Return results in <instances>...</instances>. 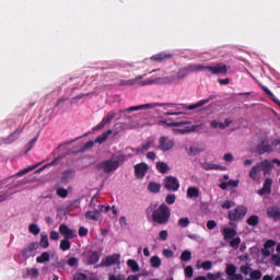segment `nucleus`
<instances>
[{
	"label": "nucleus",
	"instance_id": "b1692460",
	"mask_svg": "<svg viewBox=\"0 0 280 280\" xmlns=\"http://www.w3.org/2000/svg\"><path fill=\"white\" fill-rule=\"evenodd\" d=\"M258 152H259L260 154H266V153L270 154V153H272V152H279V151H277V149L275 148V145H273L272 142H271V144H261V145L258 148Z\"/></svg>",
	"mask_w": 280,
	"mask_h": 280
},
{
	"label": "nucleus",
	"instance_id": "72a5a7b5",
	"mask_svg": "<svg viewBox=\"0 0 280 280\" xmlns=\"http://www.w3.org/2000/svg\"><path fill=\"white\" fill-rule=\"evenodd\" d=\"M200 196V189L196 188V187H188L187 189V197L188 198H198Z\"/></svg>",
	"mask_w": 280,
	"mask_h": 280
},
{
	"label": "nucleus",
	"instance_id": "cd10ccee",
	"mask_svg": "<svg viewBox=\"0 0 280 280\" xmlns=\"http://www.w3.org/2000/svg\"><path fill=\"white\" fill-rule=\"evenodd\" d=\"M155 167L160 174H167L170 172V165L163 161L156 162Z\"/></svg>",
	"mask_w": 280,
	"mask_h": 280
},
{
	"label": "nucleus",
	"instance_id": "49530a36",
	"mask_svg": "<svg viewBox=\"0 0 280 280\" xmlns=\"http://www.w3.org/2000/svg\"><path fill=\"white\" fill-rule=\"evenodd\" d=\"M89 261L91 264H97V261H100V254H97L95 252L90 253Z\"/></svg>",
	"mask_w": 280,
	"mask_h": 280
},
{
	"label": "nucleus",
	"instance_id": "c756f323",
	"mask_svg": "<svg viewBox=\"0 0 280 280\" xmlns=\"http://www.w3.org/2000/svg\"><path fill=\"white\" fill-rule=\"evenodd\" d=\"M148 189L151 191V194H159V191H161V183L150 182Z\"/></svg>",
	"mask_w": 280,
	"mask_h": 280
},
{
	"label": "nucleus",
	"instance_id": "4468645a",
	"mask_svg": "<svg viewBox=\"0 0 280 280\" xmlns=\"http://www.w3.org/2000/svg\"><path fill=\"white\" fill-rule=\"evenodd\" d=\"M59 233L62 235L63 240H73V237H78L75 230L70 229L67 224H61L59 226Z\"/></svg>",
	"mask_w": 280,
	"mask_h": 280
},
{
	"label": "nucleus",
	"instance_id": "7c9ffc66",
	"mask_svg": "<svg viewBox=\"0 0 280 280\" xmlns=\"http://www.w3.org/2000/svg\"><path fill=\"white\" fill-rule=\"evenodd\" d=\"M127 266L132 270V272H139L141 270V267H139V262L135 259H128L127 260Z\"/></svg>",
	"mask_w": 280,
	"mask_h": 280
},
{
	"label": "nucleus",
	"instance_id": "c9c22d12",
	"mask_svg": "<svg viewBox=\"0 0 280 280\" xmlns=\"http://www.w3.org/2000/svg\"><path fill=\"white\" fill-rule=\"evenodd\" d=\"M70 238H63L60 241V244H59V248L60 250H69L71 248V242L69 241Z\"/></svg>",
	"mask_w": 280,
	"mask_h": 280
},
{
	"label": "nucleus",
	"instance_id": "774afa93",
	"mask_svg": "<svg viewBox=\"0 0 280 280\" xmlns=\"http://www.w3.org/2000/svg\"><path fill=\"white\" fill-rule=\"evenodd\" d=\"M272 259V262L276 265V266H280V256L279 255H273L271 257Z\"/></svg>",
	"mask_w": 280,
	"mask_h": 280
},
{
	"label": "nucleus",
	"instance_id": "f3484780",
	"mask_svg": "<svg viewBox=\"0 0 280 280\" xmlns=\"http://www.w3.org/2000/svg\"><path fill=\"white\" fill-rule=\"evenodd\" d=\"M34 250H38V243H36V242L30 243L26 247H24L21 250V256L24 257L25 259H27L30 257V255H32V253H34Z\"/></svg>",
	"mask_w": 280,
	"mask_h": 280
},
{
	"label": "nucleus",
	"instance_id": "5701e85b",
	"mask_svg": "<svg viewBox=\"0 0 280 280\" xmlns=\"http://www.w3.org/2000/svg\"><path fill=\"white\" fill-rule=\"evenodd\" d=\"M222 235L224 240H233V237L237 235V231H235L233 228L225 226L222 230Z\"/></svg>",
	"mask_w": 280,
	"mask_h": 280
},
{
	"label": "nucleus",
	"instance_id": "f03ea898",
	"mask_svg": "<svg viewBox=\"0 0 280 280\" xmlns=\"http://www.w3.org/2000/svg\"><path fill=\"white\" fill-rule=\"evenodd\" d=\"M268 170H272V163L268 160H262L260 162H257L248 173V176L250 179L254 180V183H259L261 180V172Z\"/></svg>",
	"mask_w": 280,
	"mask_h": 280
},
{
	"label": "nucleus",
	"instance_id": "6e6d98bb",
	"mask_svg": "<svg viewBox=\"0 0 280 280\" xmlns=\"http://www.w3.org/2000/svg\"><path fill=\"white\" fill-rule=\"evenodd\" d=\"M35 168H36V166H28V167H26V168H24V170H22V171H19V172L16 173V176H25V174L32 172V171L35 170Z\"/></svg>",
	"mask_w": 280,
	"mask_h": 280
},
{
	"label": "nucleus",
	"instance_id": "7ed1b4c3",
	"mask_svg": "<svg viewBox=\"0 0 280 280\" xmlns=\"http://www.w3.org/2000/svg\"><path fill=\"white\" fill-rule=\"evenodd\" d=\"M170 207L165 203H161L158 209L153 210L152 219L158 224H166L170 221Z\"/></svg>",
	"mask_w": 280,
	"mask_h": 280
},
{
	"label": "nucleus",
	"instance_id": "4be33fe9",
	"mask_svg": "<svg viewBox=\"0 0 280 280\" xmlns=\"http://www.w3.org/2000/svg\"><path fill=\"white\" fill-rule=\"evenodd\" d=\"M51 261V254L49 252H43L36 257V264H49Z\"/></svg>",
	"mask_w": 280,
	"mask_h": 280
},
{
	"label": "nucleus",
	"instance_id": "3c124183",
	"mask_svg": "<svg viewBox=\"0 0 280 280\" xmlns=\"http://www.w3.org/2000/svg\"><path fill=\"white\" fill-rule=\"evenodd\" d=\"M56 192L59 198H67V196H69V190L67 188H58Z\"/></svg>",
	"mask_w": 280,
	"mask_h": 280
},
{
	"label": "nucleus",
	"instance_id": "13d9d810",
	"mask_svg": "<svg viewBox=\"0 0 280 280\" xmlns=\"http://www.w3.org/2000/svg\"><path fill=\"white\" fill-rule=\"evenodd\" d=\"M184 272H185V277H188V279H191V277H194V267L187 266L184 269Z\"/></svg>",
	"mask_w": 280,
	"mask_h": 280
},
{
	"label": "nucleus",
	"instance_id": "79ce46f5",
	"mask_svg": "<svg viewBox=\"0 0 280 280\" xmlns=\"http://www.w3.org/2000/svg\"><path fill=\"white\" fill-rule=\"evenodd\" d=\"M179 259L182 261H191V252L186 249L180 254Z\"/></svg>",
	"mask_w": 280,
	"mask_h": 280
},
{
	"label": "nucleus",
	"instance_id": "ea45409f",
	"mask_svg": "<svg viewBox=\"0 0 280 280\" xmlns=\"http://www.w3.org/2000/svg\"><path fill=\"white\" fill-rule=\"evenodd\" d=\"M237 272V267L235 265H228L225 269V273L228 276V279Z\"/></svg>",
	"mask_w": 280,
	"mask_h": 280
},
{
	"label": "nucleus",
	"instance_id": "e2e57ef3",
	"mask_svg": "<svg viewBox=\"0 0 280 280\" xmlns=\"http://www.w3.org/2000/svg\"><path fill=\"white\" fill-rule=\"evenodd\" d=\"M250 278H252V279H255V280L261 279V271H259V270H254V271H252V272H250Z\"/></svg>",
	"mask_w": 280,
	"mask_h": 280
},
{
	"label": "nucleus",
	"instance_id": "0e129e2a",
	"mask_svg": "<svg viewBox=\"0 0 280 280\" xmlns=\"http://www.w3.org/2000/svg\"><path fill=\"white\" fill-rule=\"evenodd\" d=\"M78 264H79V260L75 257L69 258L68 260V266H70L71 268L78 266Z\"/></svg>",
	"mask_w": 280,
	"mask_h": 280
},
{
	"label": "nucleus",
	"instance_id": "58836bf2",
	"mask_svg": "<svg viewBox=\"0 0 280 280\" xmlns=\"http://www.w3.org/2000/svg\"><path fill=\"white\" fill-rule=\"evenodd\" d=\"M28 232H30L32 235H39V234H40V226H38V224H36V223H32V224L28 226Z\"/></svg>",
	"mask_w": 280,
	"mask_h": 280
},
{
	"label": "nucleus",
	"instance_id": "412c9836",
	"mask_svg": "<svg viewBox=\"0 0 280 280\" xmlns=\"http://www.w3.org/2000/svg\"><path fill=\"white\" fill-rule=\"evenodd\" d=\"M40 272L38 271V268L33 267V268H27L24 273V279H38V276Z\"/></svg>",
	"mask_w": 280,
	"mask_h": 280
},
{
	"label": "nucleus",
	"instance_id": "f257e3e1",
	"mask_svg": "<svg viewBox=\"0 0 280 280\" xmlns=\"http://www.w3.org/2000/svg\"><path fill=\"white\" fill-rule=\"evenodd\" d=\"M189 73H191V68L188 65L186 67L179 68L176 72L168 77L155 78V80H158L155 84H174L176 82H182V80H185Z\"/></svg>",
	"mask_w": 280,
	"mask_h": 280
},
{
	"label": "nucleus",
	"instance_id": "a18cd8bd",
	"mask_svg": "<svg viewBox=\"0 0 280 280\" xmlns=\"http://www.w3.org/2000/svg\"><path fill=\"white\" fill-rule=\"evenodd\" d=\"M203 170H224L223 166H220L218 164H213V163H205L202 165Z\"/></svg>",
	"mask_w": 280,
	"mask_h": 280
},
{
	"label": "nucleus",
	"instance_id": "f704fd0d",
	"mask_svg": "<svg viewBox=\"0 0 280 280\" xmlns=\"http://www.w3.org/2000/svg\"><path fill=\"white\" fill-rule=\"evenodd\" d=\"M162 264H163V260L159 256H152L150 258V266L152 268H159L160 266H162Z\"/></svg>",
	"mask_w": 280,
	"mask_h": 280
},
{
	"label": "nucleus",
	"instance_id": "f8f14e48",
	"mask_svg": "<svg viewBox=\"0 0 280 280\" xmlns=\"http://www.w3.org/2000/svg\"><path fill=\"white\" fill-rule=\"evenodd\" d=\"M149 171L150 166L145 162H141L135 165V176L140 180H143V178H145V175Z\"/></svg>",
	"mask_w": 280,
	"mask_h": 280
},
{
	"label": "nucleus",
	"instance_id": "473e14b6",
	"mask_svg": "<svg viewBox=\"0 0 280 280\" xmlns=\"http://www.w3.org/2000/svg\"><path fill=\"white\" fill-rule=\"evenodd\" d=\"M168 58H172L171 54L160 52V54L154 55L153 57H151V60H156L158 62H161L163 60H167Z\"/></svg>",
	"mask_w": 280,
	"mask_h": 280
},
{
	"label": "nucleus",
	"instance_id": "a19ab883",
	"mask_svg": "<svg viewBox=\"0 0 280 280\" xmlns=\"http://www.w3.org/2000/svg\"><path fill=\"white\" fill-rule=\"evenodd\" d=\"M247 224L249 226H257V224H259V217L258 215H250L248 219H247Z\"/></svg>",
	"mask_w": 280,
	"mask_h": 280
},
{
	"label": "nucleus",
	"instance_id": "39448f33",
	"mask_svg": "<svg viewBox=\"0 0 280 280\" xmlns=\"http://www.w3.org/2000/svg\"><path fill=\"white\" fill-rule=\"evenodd\" d=\"M173 128L175 135H187V132H196L200 126L191 125V122L180 121L168 124Z\"/></svg>",
	"mask_w": 280,
	"mask_h": 280
},
{
	"label": "nucleus",
	"instance_id": "6e6552de",
	"mask_svg": "<svg viewBox=\"0 0 280 280\" xmlns=\"http://www.w3.org/2000/svg\"><path fill=\"white\" fill-rule=\"evenodd\" d=\"M163 187L167 191H178L180 189V182L175 176L168 175L163 179Z\"/></svg>",
	"mask_w": 280,
	"mask_h": 280
},
{
	"label": "nucleus",
	"instance_id": "4d7b16f0",
	"mask_svg": "<svg viewBox=\"0 0 280 280\" xmlns=\"http://www.w3.org/2000/svg\"><path fill=\"white\" fill-rule=\"evenodd\" d=\"M205 104H207V101H199L197 104L188 106V110H196V108H201Z\"/></svg>",
	"mask_w": 280,
	"mask_h": 280
},
{
	"label": "nucleus",
	"instance_id": "680f3d73",
	"mask_svg": "<svg viewBox=\"0 0 280 280\" xmlns=\"http://www.w3.org/2000/svg\"><path fill=\"white\" fill-rule=\"evenodd\" d=\"M240 242H242V240L240 237H235L230 242V246L232 248H237V246H240Z\"/></svg>",
	"mask_w": 280,
	"mask_h": 280
},
{
	"label": "nucleus",
	"instance_id": "338daca9",
	"mask_svg": "<svg viewBox=\"0 0 280 280\" xmlns=\"http://www.w3.org/2000/svg\"><path fill=\"white\" fill-rule=\"evenodd\" d=\"M229 280H244V277L241 273H234L232 277L228 278Z\"/></svg>",
	"mask_w": 280,
	"mask_h": 280
},
{
	"label": "nucleus",
	"instance_id": "bf43d9fd",
	"mask_svg": "<svg viewBox=\"0 0 280 280\" xmlns=\"http://www.w3.org/2000/svg\"><path fill=\"white\" fill-rule=\"evenodd\" d=\"M97 211L98 213H108V211H110V206H97Z\"/></svg>",
	"mask_w": 280,
	"mask_h": 280
},
{
	"label": "nucleus",
	"instance_id": "393cba45",
	"mask_svg": "<svg viewBox=\"0 0 280 280\" xmlns=\"http://www.w3.org/2000/svg\"><path fill=\"white\" fill-rule=\"evenodd\" d=\"M85 218L86 220H94V222H97V220L102 218V213H100V211L96 208L95 210H90L85 212Z\"/></svg>",
	"mask_w": 280,
	"mask_h": 280
},
{
	"label": "nucleus",
	"instance_id": "0eeeda50",
	"mask_svg": "<svg viewBox=\"0 0 280 280\" xmlns=\"http://www.w3.org/2000/svg\"><path fill=\"white\" fill-rule=\"evenodd\" d=\"M272 185H275L272 176L265 175L262 187L258 190V196H270V194H272Z\"/></svg>",
	"mask_w": 280,
	"mask_h": 280
},
{
	"label": "nucleus",
	"instance_id": "603ef678",
	"mask_svg": "<svg viewBox=\"0 0 280 280\" xmlns=\"http://www.w3.org/2000/svg\"><path fill=\"white\" fill-rule=\"evenodd\" d=\"M166 205H174L176 202V195L170 194L165 197Z\"/></svg>",
	"mask_w": 280,
	"mask_h": 280
},
{
	"label": "nucleus",
	"instance_id": "aec40b11",
	"mask_svg": "<svg viewBox=\"0 0 280 280\" xmlns=\"http://www.w3.org/2000/svg\"><path fill=\"white\" fill-rule=\"evenodd\" d=\"M208 71H210V73H226V71H229V69L226 68V65L218 63L215 66H210L208 68Z\"/></svg>",
	"mask_w": 280,
	"mask_h": 280
},
{
	"label": "nucleus",
	"instance_id": "de8ad7c7",
	"mask_svg": "<svg viewBox=\"0 0 280 280\" xmlns=\"http://www.w3.org/2000/svg\"><path fill=\"white\" fill-rule=\"evenodd\" d=\"M191 222L189 221V218H182L178 220V225L182 226V229H187Z\"/></svg>",
	"mask_w": 280,
	"mask_h": 280
},
{
	"label": "nucleus",
	"instance_id": "ddd939ff",
	"mask_svg": "<svg viewBox=\"0 0 280 280\" xmlns=\"http://www.w3.org/2000/svg\"><path fill=\"white\" fill-rule=\"evenodd\" d=\"M119 167V159L114 158L101 163V170L106 173L115 172Z\"/></svg>",
	"mask_w": 280,
	"mask_h": 280
},
{
	"label": "nucleus",
	"instance_id": "dca6fc26",
	"mask_svg": "<svg viewBox=\"0 0 280 280\" xmlns=\"http://www.w3.org/2000/svg\"><path fill=\"white\" fill-rule=\"evenodd\" d=\"M120 259H121V255L113 254L110 256L105 257L102 260V266H115V264H119Z\"/></svg>",
	"mask_w": 280,
	"mask_h": 280
},
{
	"label": "nucleus",
	"instance_id": "69168bd1",
	"mask_svg": "<svg viewBox=\"0 0 280 280\" xmlns=\"http://www.w3.org/2000/svg\"><path fill=\"white\" fill-rule=\"evenodd\" d=\"M272 145L277 150L278 154H280V139L273 140Z\"/></svg>",
	"mask_w": 280,
	"mask_h": 280
},
{
	"label": "nucleus",
	"instance_id": "a211bd4d",
	"mask_svg": "<svg viewBox=\"0 0 280 280\" xmlns=\"http://www.w3.org/2000/svg\"><path fill=\"white\" fill-rule=\"evenodd\" d=\"M265 257H270L275 253V241H267L261 249Z\"/></svg>",
	"mask_w": 280,
	"mask_h": 280
},
{
	"label": "nucleus",
	"instance_id": "864d4df0",
	"mask_svg": "<svg viewBox=\"0 0 280 280\" xmlns=\"http://www.w3.org/2000/svg\"><path fill=\"white\" fill-rule=\"evenodd\" d=\"M162 255L166 259H172V257H174V250L165 248V249L162 250Z\"/></svg>",
	"mask_w": 280,
	"mask_h": 280
},
{
	"label": "nucleus",
	"instance_id": "a878e982",
	"mask_svg": "<svg viewBox=\"0 0 280 280\" xmlns=\"http://www.w3.org/2000/svg\"><path fill=\"white\" fill-rule=\"evenodd\" d=\"M196 268L197 270H200V269L211 270V268H213V264L210 260H206V261L197 260Z\"/></svg>",
	"mask_w": 280,
	"mask_h": 280
},
{
	"label": "nucleus",
	"instance_id": "1a4fd4ad",
	"mask_svg": "<svg viewBox=\"0 0 280 280\" xmlns=\"http://www.w3.org/2000/svg\"><path fill=\"white\" fill-rule=\"evenodd\" d=\"M185 150L188 156H197V154H201V152H205V150H207V145H205V143L202 142H195L186 145Z\"/></svg>",
	"mask_w": 280,
	"mask_h": 280
},
{
	"label": "nucleus",
	"instance_id": "20e7f679",
	"mask_svg": "<svg viewBox=\"0 0 280 280\" xmlns=\"http://www.w3.org/2000/svg\"><path fill=\"white\" fill-rule=\"evenodd\" d=\"M159 80L154 77L143 79V75H139L135 79L120 80V86H147V84H156Z\"/></svg>",
	"mask_w": 280,
	"mask_h": 280
},
{
	"label": "nucleus",
	"instance_id": "37998d69",
	"mask_svg": "<svg viewBox=\"0 0 280 280\" xmlns=\"http://www.w3.org/2000/svg\"><path fill=\"white\" fill-rule=\"evenodd\" d=\"M233 207H235V201H233V200L226 199V200L222 201V203H221V208H223L225 210L233 209Z\"/></svg>",
	"mask_w": 280,
	"mask_h": 280
},
{
	"label": "nucleus",
	"instance_id": "423d86ee",
	"mask_svg": "<svg viewBox=\"0 0 280 280\" xmlns=\"http://www.w3.org/2000/svg\"><path fill=\"white\" fill-rule=\"evenodd\" d=\"M246 213H248V208L240 205L229 211L228 218L231 222H240L246 218Z\"/></svg>",
	"mask_w": 280,
	"mask_h": 280
},
{
	"label": "nucleus",
	"instance_id": "2f4dec72",
	"mask_svg": "<svg viewBox=\"0 0 280 280\" xmlns=\"http://www.w3.org/2000/svg\"><path fill=\"white\" fill-rule=\"evenodd\" d=\"M190 67V72L195 73L198 71H209L211 66H202V65H188Z\"/></svg>",
	"mask_w": 280,
	"mask_h": 280
},
{
	"label": "nucleus",
	"instance_id": "2eb2a0df",
	"mask_svg": "<svg viewBox=\"0 0 280 280\" xmlns=\"http://www.w3.org/2000/svg\"><path fill=\"white\" fill-rule=\"evenodd\" d=\"M159 150H162V152H168V150H172L175 145L174 140L163 136L159 140Z\"/></svg>",
	"mask_w": 280,
	"mask_h": 280
},
{
	"label": "nucleus",
	"instance_id": "09e8293b",
	"mask_svg": "<svg viewBox=\"0 0 280 280\" xmlns=\"http://www.w3.org/2000/svg\"><path fill=\"white\" fill-rule=\"evenodd\" d=\"M109 280H125L126 279V275L124 273H110L108 276Z\"/></svg>",
	"mask_w": 280,
	"mask_h": 280
},
{
	"label": "nucleus",
	"instance_id": "9b49d317",
	"mask_svg": "<svg viewBox=\"0 0 280 280\" xmlns=\"http://www.w3.org/2000/svg\"><path fill=\"white\" fill-rule=\"evenodd\" d=\"M233 124V119L225 118L224 121L220 120L219 118H214L210 120V128L219 129V130H225V128H229Z\"/></svg>",
	"mask_w": 280,
	"mask_h": 280
},
{
	"label": "nucleus",
	"instance_id": "e433bc0d",
	"mask_svg": "<svg viewBox=\"0 0 280 280\" xmlns=\"http://www.w3.org/2000/svg\"><path fill=\"white\" fill-rule=\"evenodd\" d=\"M152 145H153L152 141H148L141 148L133 150V152H135V154H139L140 152H148V150H150V148H152Z\"/></svg>",
	"mask_w": 280,
	"mask_h": 280
},
{
	"label": "nucleus",
	"instance_id": "8fccbe9b",
	"mask_svg": "<svg viewBox=\"0 0 280 280\" xmlns=\"http://www.w3.org/2000/svg\"><path fill=\"white\" fill-rule=\"evenodd\" d=\"M223 161L225 163H233L235 161V156L233 155V153L228 152L223 155Z\"/></svg>",
	"mask_w": 280,
	"mask_h": 280
},
{
	"label": "nucleus",
	"instance_id": "bb28decb",
	"mask_svg": "<svg viewBox=\"0 0 280 280\" xmlns=\"http://www.w3.org/2000/svg\"><path fill=\"white\" fill-rule=\"evenodd\" d=\"M113 135V130L108 129L107 131H105L104 133H102L101 136H98L95 140L94 143H98L100 145H102V143H106V141H108V136Z\"/></svg>",
	"mask_w": 280,
	"mask_h": 280
},
{
	"label": "nucleus",
	"instance_id": "9d476101",
	"mask_svg": "<svg viewBox=\"0 0 280 280\" xmlns=\"http://www.w3.org/2000/svg\"><path fill=\"white\" fill-rule=\"evenodd\" d=\"M16 191L12 185L2 186L0 183V202H5V200H10L11 196H14Z\"/></svg>",
	"mask_w": 280,
	"mask_h": 280
},
{
	"label": "nucleus",
	"instance_id": "4c0bfd02",
	"mask_svg": "<svg viewBox=\"0 0 280 280\" xmlns=\"http://www.w3.org/2000/svg\"><path fill=\"white\" fill-rule=\"evenodd\" d=\"M39 246L42 248H49V237L47 236V234L40 235Z\"/></svg>",
	"mask_w": 280,
	"mask_h": 280
},
{
	"label": "nucleus",
	"instance_id": "6ab92c4d",
	"mask_svg": "<svg viewBox=\"0 0 280 280\" xmlns=\"http://www.w3.org/2000/svg\"><path fill=\"white\" fill-rule=\"evenodd\" d=\"M268 218H272V220L279 221L280 220V208L277 206H271L267 210Z\"/></svg>",
	"mask_w": 280,
	"mask_h": 280
},
{
	"label": "nucleus",
	"instance_id": "052dcab7",
	"mask_svg": "<svg viewBox=\"0 0 280 280\" xmlns=\"http://www.w3.org/2000/svg\"><path fill=\"white\" fill-rule=\"evenodd\" d=\"M220 277H222V272H217V273H208L207 275V279L209 280H218L220 279Z\"/></svg>",
	"mask_w": 280,
	"mask_h": 280
},
{
	"label": "nucleus",
	"instance_id": "5fc2aeb1",
	"mask_svg": "<svg viewBox=\"0 0 280 280\" xmlns=\"http://www.w3.org/2000/svg\"><path fill=\"white\" fill-rule=\"evenodd\" d=\"M170 236V233L167 232V230H162L159 233V240L161 242H165L167 240V237Z\"/></svg>",
	"mask_w": 280,
	"mask_h": 280
},
{
	"label": "nucleus",
	"instance_id": "c85d7f7f",
	"mask_svg": "<svg viewBox=\"0 0 280 280\" xmlns=\"http://www.w3.org/2000/svg\"><path fill=\"white\" fill-rule=\"evenodd\" d=\"M112 130V135H114V137H117V135H119V132H124V130H126V125H124V122H118L114 126Z\"/></svg>",
	"mask_w": 280,
	"mask_h": 280
},
{
	"label": "nucleus",
	"instance_id": "c03bdc74",
	"mask_svg": "<svg viewBox=\"0 0 280 280\" xmlns=\"http://www.w3.org/2000/svg\"><path fill=\"white\" fill-rule=\"evenodd\" d=\"M115 117H117V113L115 112H109L106 117L103 118L104 124H110L113 121V119H115Z\"/></svg>",
	"mask_w": 280,
	"mask_h": 280
}]
</instances>
